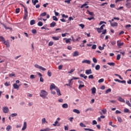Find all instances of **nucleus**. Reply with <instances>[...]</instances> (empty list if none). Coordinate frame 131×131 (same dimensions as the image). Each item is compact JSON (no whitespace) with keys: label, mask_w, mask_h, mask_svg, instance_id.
<instances>
[{"label":"nucleus","mask_w":131,"mask_h":131,"mask_svg":"<svg viewBox=\"0 0 131 131\" xmlns=\"http://www.w3.org/2000/svg\"><path fill=\"white\" fill-rule=\"evenodd\" d=\"M84 130L95 131V130H94V129H93L88 128H84Z\"/></svg>","instance_id":"ea45409f"},{"label":"nucleus","mask_w":131,"mask_h":131,"mask_svg":"<svg viewBox=\"0 0 131 131\" xmlns=\"http://www.w3.org/2000/svg\"><path fill=\"white\" fill-rule=\"evenodd\" d=\"M64 39H66V43H69V42H71V38H68V39H67L66 38L63 39V40H64Z\"/></svg>","instance_id":"412c9836"},{"label":"nucleus","mask_w":131,"mask_h":131,"mask_svg":"<svg viewBox=\"0 0 131 131\" xmlns=\"http://www.w3.org/2000/svg\"><path fill=\"white\" fill-rule=\"evenodd\" d=\"M92 50H96L97 49V45H94L92 47Z\"/></svg>","instance_id":"de8ad7c7"},{"label":"nucleus","mask_w":131,"mask_h":131,"mask_svg":"<svg viewBox=\"0 0 131 131\" xmlns=\"http://www.w3.org/2000/svg\"><path fill=\"white\" fill-rule=\"evenodd\" d=\"M88 78L89 79H94V75H89L88 77Z\"/></svg>","instance_id":"a19ab883"},{"label":"nucleus","mask_w":131,"mask_h":131,"mask_svg":"<svg viewBox=\"0 0 131 131\" xmlns=\"http://www.w3.org/2000/svg\"><path fill=\"white\" fill-rule=\"evenodd\" d=\"M10 85H11V83H10V82H6V83H5V86H9Z\"/></svg>","instance_id":"f704fd0d"},{"label":"nucleus","mask_w":131,"mask_h":131,"mask_svg":"<svg viewBox=\"0 0 131 131\" xmlns=\"http://www.w3.org/2000/svg\"><path fill=\"white\" fill-rule=\"evenodd\" d=\"M30 24L31 26L34 25V24H35V20H34V19L31 20L30 21Z\"/></svg>","instance_id":"b1692460"},{"label":"nucleus","mask_w":131,"mask_h":131,"mask_svg":"<svg viewBox=\"0 0 131 131\" xmlns=\"http://www.w3.org/2000/svg\"><path fill=\"white\" fill-rule=\"evenodd\" d=\"M11 128H12V127H11L10 125H8L6 127V130L7 131H10V129H11Z\"/></svg>","instance_id":"e433bc0d"},{"label":"nucleus","mask_w":131,"mask_h":131,"mask_svg":"<svg viewBox=\"0 0 131 131\" xmlns=\"http://www.w3.org/2000/svg\"><path fill=\"white\" fill-rule=\"evenodd\" d=\"M13 88L15 90H19V88H20V85H18L16 83L13 84Z\"/></svg>","instance_id":"4468645a"},{"label":"nucleus","mask_w":131,"mask_h":131,"mask_svg":"<svg viewBox=\"0 0 131 131\" xmlns=\"http://www.w3.org/2000/svg\"><path fill=\"white\" fill-rule=\"evenodd\" d=\"M52 18L54 21H58V18H57L56 16H53Z\"/></svg>","instance_id":"3c124183"},{"label":"nucleus","mask_w":131,"mask_h":131,"mask_svg":"<svg viewBox=\"0 0 131 131\" xmlns=\"http://www.w3.org/2000/svg\"><path fill=\"white\" fill-rule=\"evenodd\" d=\"M32 3L34 6H35L36 4L38 3V0H32Z\"/></svg>","instance_id":"a211bd4d"},{"label":"nucleus","mask_w":131,"mask_h":131,"mask_svg":"<svg viewBox=\"0 0 131 131\" xmlns=\"http://www.w3.org/2000/svg\"><path fill=\"white\" fill-rule=\"evenodd\" d=\"M58 123H59V122H58V121L56 120L55 121L54 124H53V125L54 126H60V124H58Z\"/></svg>","instance_id":"aec40b11"},{"label":"nucleus","mask_w":131,"mask_h":131,"mask_svg":"<svg viewBox=\"0 0 131 131\" xmlns=\"http://www.w3.org/2000/svg\"><path fill=\"white\" fill-rule=\"evenodd\" d=\"M73 111L74 112V113H77V114H80V111L77 109H74Z\"/></svg>","instance_id":"6ab92c4d"},{"label":"nucleus","mask_w":131,"mask_h":131,"mask_svg":"<svg viewBox=\"0 0 131 131\" xmlns=\"http://www.w3.org/2000/svg\"><path fill=\"white\" fill-rule=\"evenodd\" d=\"M87 12H88V13H89V15H90L91 16L94 15V12H90V10H87Z\"/></svg>","instance_id":"7c9ffc66"},{"label":"nucleus","mask_w":131,"mask_h":131,"mask_svg":"<svg viewBox=\"0 0 131 131\" xmlns=\"http://www.w3.org/2000/svg\"><path fill=\"white\" fill-rule=\"evenodd\" d=\"M120 113H121V112L119 110L116 111V114H120Z\"/></svg>","instance_id":"338daca9"},{"label":"nucleus","mask_w":131,"mask_h":131,"mask_svg":"<svg viewBox=\"0 0 131 131\" xmlns=\"http://www.w3.org/2000/svg\"><path fill=\"white\" fill-rule=\"evenodd\" d=\"M35 67L36 68H38V69H40L41 66L38 64H35Z\"/></svg>","instance_id":"bf43d9fd"},{"label":"nucleus","mask_w":131,"mask_h":131,"mask_svg":"<svg viewBox=\"0 0 131 131\" xmlns=\"http://www.w3.org/2000/svg\"><path fill=\"white\" fill-rule=\"evenodd\" d=\"M111 92V89H108L106 91L105 93L108 94V93Z\"/></svg>","instance_id":"603ef678"},{"label":"nucleus","mask_w":131,"mask_h":131,"mask_svg":"<svg viewBox=\"0 0 131 131\" xmlns=\"http://www.w3.org/2000/svg\"><path fill=\"white\" fill-rule=\"evenodd\" d=\"M111 26H112V27H117L118 24L117 23H112Z\"/></svg>","instance_id":"9b49d317"},{"label":"nucleus","mask_w":131,"mask_h":131,"mask_svg":"<svg viewBox=\"0 0 131 131\" xmlns=\"http://www.w3.org/2000/svg\"><path fill=\"white\" fill-rule=\"evenodd\" d=\"M80 126H81V127H86V126L83 123H80Z\"/></svg>","instance_id":"58836bf2"},{"label":"nucleus","mask_w":131,"mask_h":131,"mask_svg":"<svg viewBox=\"0 0 131 131\" xmlns=\"http://www.w3.org/2000/svg\"><path fill=\"white\" fill-rule=\"evenodd\" d=\"M10 110H9V107L8 106H4L3 107V112L4 113H9Z\"/></svg>","instance_id":"20e7f679"},{"label":"nucleus","mask_w":131,"mask_h":131,"mask_svg":"<svg viewBox=\"0 0 131 131\" xmlns=\"http://www.w3.org/2000/svg\"><path fill=\"white\" fill-rule=\"evenodd\" d=\"M117 119H118V121L119 122H120V123H121V122H122V119H121V117H117Z\"/></svg>","instance_id":"cd10ccee"},{"label":"nucleus","mask_w":131,"mask_h":131,"mask_svg":"<svg viewBox=\"0 0 131 131\" xmlns=\"http://www.w3.org/2000/svg\"><path fill=\"white\" fill-rule=\"evenodd\" d=\"M93 61L94 63H97L98 62V60H97V58L93 57Z\"/></svg>","instance_id":"49530a36"},{"label":"nucleus","mask_w":131,"mask_h":131,"mask_svg":"<svg viewBox=\"0 0 131 131\" xmlns=\"http://www.w3.org/2000/svg\"><path fill=\"white\" fill-rule=\"evenodd\" d=\"M88 5V4L86 3H85V4L82 5L80 7L81 9H83V8H85V7Z\"/></svg>","instance_id":"c756f323"},{"label":"nucleus","mask_w":131,"mask_h":131,"mask_svg":"<svg viewBox=\"0 0 131 131\" xmlns=\"http://www.w3.org/2000/svg\"><path fill=\"white\" fill-rule=\"evenodd\" d=\"M98 82H99V83L104 82V79L103 78H101V79H99L98 80Z\"/></svg>","instance_id":"4d7b16f0"},{"label":"nucleus","mask_w":131,"mask_h":131,"mask_svg":"<svg viewBox=\"0 0 131 131\" xmlns=\"http://www.w3.org/2000/svg\"><path fill=\"white\" fill-rule=\"evenodd\" d=\"M0 40H2L3 42H4L6 40L5 39V38L3 36H0Z\"/></svg>","instance_id":"79ce46f5"},{"label":"nucleus","mask_w":131,"mask_h":131,"mask_svg":"<svg viewBox=\"0 0 131 131\" xmlns=\"http://www.w3.org/2000/svg\"><path fill=\"white\" fill-rule=\"evenodd\" d=\"M107 64L110 65V66H115V63L114 62H108Z\"/></svg>","instance_id":"c85d7f7f"},{"label":"nucleus","mask_w":131,"mask_h":131,"mask_svg":"<svg viewBox=\"0 0 131 131\" xmlns=\"http://www.w3.org/2000/svg\"><path fill=\"white\" fill-rule=\"evenodd\" d=\"M73 57H77L78 56H79V53L78 51H75L73 55Z\"/></svg>","instance_id":"2eb2a0df"},{"label":"nucleus","mask_w":131,"mask_h":131,"mask_svg":"<svg viewBox=\"0 0 131 131\" xmlns=\"http://www.w3.org/2000/svg\"><path fill=\"white\" fill-rule=\"evenodd\" d=\"M79 26H80V27H81L82 29H83L84 28V25L82 24L79 25Z\"/></svg>","instance_id":"680f3d73"},{"label":"nucleus","mask_w":131,"mask_h":131,"mask_svg":"<svg viewBox=\"0 0 131 131\" xmlns=\"http://www.w3.org/2000/svg\"><path fill=\"white\" fill-rule=\"evenodd\" d=\"M40 97L42 98V99H46L47 96H48V92L46 91L45 90H42L40 92Z\"/></svg>","instance_id":"f257e3e1"},{"label":"nucleus","mask_w":131,"mask_h":131,"mask_svg":"<svg viewBox=\"0 0 131 131\" xmlns=\"http://www.w3.org/2000/svg\"><path fill=\"white\" fill-rule=\"evenodd\" d=\"M125 5H126V8H128V9L131 8V4H130V3L127 2V3Z\"/></svg>","instance_id":"4be33fe9"},{"label":"nucleus","mask_w":131,"mask_h":131,"mask_svg":"<svg viewBox=\"0 0 131 131\" xmlns=\"http://www.w3.org/2000/svg\"><path fill=\"white\" fill-rule=\"evenodd\" d=\"M56 25V23L55 21H53L51 24H50V27L53 28L55 27Z\"/></svg>","instance_id":"393cba45"},{"label":"nucleus","mask_w":131,"mask_h":131,"mask_svg":"<svg viewBox=\"0 0 131 131\" xmlns=\"http://www.w3.org/2000/svg\"><path fill=\"white\" fill-rule=\"evenodd\" d=\"M30 78L31 79H34V78H35V76L34 75H31Z\"/></svg>","instance_id":"5fc2aeb1"},{"label":"nucleus","mask_w":131,"mask_h":131,"mask_svg":"<svg viewBox=\"0 0 131 131\" xmlns=\"http://www.w3.org/2000/svg\"><path fill=\"white\" fill-rule=\"evenodd\" d=\"M91 91H92V94H95L96 93V88L95 87H93L92 89H91Z\"/></svg>","instance_id":"a878e982"},{"label":"nucleus","mask_w":131,"mask_h":131,"mask_svg":"<svg viewBox=\"0 0 131 131\" xmlns=\"http://www.w3.org/2000/svg\"><path fill=\"white\" fill-rule=\"evenodd\" d=\"M54 45V42L53 41H50L49 42L48 46L49 47H52Z\"/></svg>","instance_id":"37998d69"},{"label":"nucleus","mask_w":131,"mask_h":131,"mask_svg":"<svg viewBox=\"0 0 131 131\" xmlns=\"http://www.w3.org/2000/svg\"><path fill=\"white\" fill-rule=\"evenodd\" d=\"M37 25L38 26L41 27V26H42V25H43V24L41 21H39L37 24Z\"/></svg>","instance_id":"c9c22d12"},{"label":"nucleus","mask_w":131,"mask_h":131,"mask_svg":"<svg viewBox=\"0 0 131 131\" xmlns=\"http://www.w3.org/2000/svg\"><path fill=\"white\" fill-rule=\"evenodd\" d=\"M114 80L115 81H117V82H119L120 83H121L122 81L118 79H115Z\"/></svg>","instance_id":"09e8293b"},{"label":"nucleus","mask_w":131,"mask_h":131,"mask_svg":"<svg viewBox=\"0 0 131 131\" xmlns=\"http://www.w3.org/2000/svg\"><path fill=\"white\" fill-rule=\"evenodd\" d=\"M48 75L50 77H51V76H52V73H51V72L50 71H48Z\"/></svg>","instance_id":"13d9d810"},{"label":"nucleus","mask_w":131,"mask_h":131,"mask_svg":"<svg viewBox=\"0 0 131 131\" xmlns=\"http://www.w3.org/2000/svg\"><path fill=\"white\" fill-rule=\"evenodd\" d=\"M118 100L119 102H121V103L125 102V100H124V99L122 98V97H119V98L118 99Z\"/></svg>","instance_id":"f8f14e48"},{"label":"nucleus","mask_w":131,"mask_h":131,"mask_svg":"<svg viewBox=\"0 0 131 131\" xmlns=\"http://www.w3.org/2000/svg\"><path fill=\"white\" fill-rule=\"evenodd\" d=\"M26 127H27V123L26 122H24L21 130H25V129H26Z\"/></svg>","instance_id":"9d476101"},{"label":"nucleus","mask_w":131,"mask_h":131,"mask_svg":"<svg viewBox=\"0 0 131 131\" xmlns=\"http://www.w3.org/2000/svg\"><path fill=\"white\" fill-rule=\"evenodd\" d=\"M55 91H56L58 96H62V94H61V92H60V89H59V88H56V90H55Z\"/></svg>","instance_id":"ddd939ff"},{"label":"nucleus","mask_w":131,"mask_h":131,"mask_svg":"<svg viewBox=\"0 0 131 131\" xmlns=\"http://www.w3.org/2000/svg\"><path fill=\"white\" fill-rule=\"evenodd\" d=\"M40 69L41 70H42V71H46V70H47V69L46 68H45L41 66L40 67Z\"/></svg>","instance_id":"6e6d98bb"},{"label":"nucleus","mask_w":131,"mask_h":131,"mask_svg":"<svg viewBox=\"0 0 131 131\" xmlns=\"http://www.w3.org/2000/svg\"><path fill=\"white\" fill-rule=\"evenodd\" d=\"M37 31L36 29H33L32 30V33L33 34H36Z\"/></svg>","instance_id":"c03bdc74"},{"label":"nucleus","mask_w":131,"mask_h":131,"mask_svg":"<svg viewBox=\"0 0 131 131\" xmlns=\"http://www.w3.org/2000/svg\"><path fill=\"white\" fill-rule=\"evenodd\" d=\"M13 76H15V73H12L9 74L10 77H13Z\"/></svg>","instance_id":"052dcab7"},{"label":"nucleus","mask_w":131,"mask_h":131,"mask_svg":"<svg viewBox=\"0 0 131 131\" xmlns=\"http://www.w3.org/2000/svg\"><path fill=\"white\" fill-rule=\"evenodd\" d=\"M100 65L99 64L96 65L95 67V69L96 70H100Z\"/></svg>","instance_id":"2f4dec72"},{"label":"nucleus","mask_w":131,"mask_h":131,"mask_svg":"<svg viewBox=\"0 0 131 131\" xmlns=\"http://www.w3.org/2000/svg\"><path fill=\"white\" fill-rule=\"evenodd\" d=\"M17 113H14V114H12L11 115V117H15L17 116Z\"/></svg>","instance_id":"864d4df0"},{"label":"nucleus","mask_w":131,"mask_h":131,"mask_svg":"<svg viewBox=\"0 0 131 131\" xmlns=\"http://www.w3.org/2000/svg\"><path fill=\"white\" fill-rule=\"evenodd\" d=\"M120 58H121V55L118 54L117 56V60H120Z\"/></svg>","instance_id":"4c0bfd02"},{"label":"nucleus","mask_w":131,"mask_h":131,"mask_svg":"<svg viewBox=\"0 0 131 131\" xmlns=\"http://www.w3.org/2000/svg\"><path fill=\"white\" fill-rule=\"evenodd\" d=\"M62 18H68V15H66L65 14H62Z\"/></svg>","instance_id":"e2e57ef3"},{"label":"nucleus","mask_w":131,"mask_h":131,"mask_svg":"<svg viewBox=\"0 0 131 131\" xmlns=\"http://www.w3.org/2000/svg\"><path fill=\"white\" fill-rule=\"evenodd\" d=\"M97 121L96 120H93V122H92V124L93 125H94V124H97Z\"/></svg>","instance_id":"0e129e2a"},{"label":"nucleus","mask_w":131,"mask_h":131,"mask_svg":"<svg viewBox=\"0 0 131 131\" xmlns=\"http://www.w3.org/2000/svg\"><path fill=\"white\" fill-rule=\"evenodd\" d=\"M126 103L127 105H128V106H129V107H131V104L129 102V101L126 100Z\"/></svg>","instance_id":"a18cd8bd"},{"label":"nucleus","mask_w":131,"mask_h":131,"mask_svg":"<svg viewBox=\"0 0 131 131\" xmlns=\"http://www.w3.org/2000/svg\"><path fill=\"white\" fill-rule=\"evenodd\" d=\"M67 34H68V33H64V34H61V36H62V37H65V36H66V35H67Z\"/></svg>","instance_id":"69168bd1"},{"label":"nucleus","mask_w":131,"mask_h":131,"mask_svg":"<svg viewBox=\"0 0 131 131\" xmlns=\"http://www.w3.org/2000/svg\"><path fill=\"white\" fill-rule=\"evenodd\" d=\"M85 74L87 75H90V74H92L93 72H92V69L86 70L85 72Z\"/></svg>","instance_id":"6e6552de"},{"label":"nucleus","mask_w":131,"mask_h":131,"mask_svg":"<svg viewBox=\"0 0 131 131\" xmlns=\"http://www.w3.org/2000/svg\"><path fill=\"white\" fill-rule=\"evenodd\" d=\"M1 24H2V25H3V26L4 27V28L6 30H8V29H10V31H12L13 30V29L12 28L7 27V26H6V25H5V24H4L3 23H1Z\"/></svg>","instance_id":"39448f33"},{"label":"nucleus","mask_w":131,"mask_h":131,"mask_svg":"<svg viewBox=\"0 0 131 131\" xmlns=\"http://www.w3.org/2000/svg\"><path fill=\"white\" fill-rule=\"evenodd\" d=\"M45 16H47V13L46 12H43V13H41L40 15V17H45Z\"/></svg>","instance_id":"72a5a7b5"},{"label":"nucleus","mask_w":131,"mask_h":131,"mask_svg":"<svg viewBox=\"0 0 131 131\" xmlns=\"http://www.w3.org/2000/svg\"><path fill=\"white\" fill-rule=\"evenodd\" d=\"M15 12L16 14H18V13H20V8L16 9Z\"/></svg>","instance_id":"8fccbe9b"},{"label":"nucleus","mask_w":131,"mask_h":131,"mask_svg":"<svg viewBox=\"0 0 131 131\" xmlns=\"http://www.w3.org/2000/svg\"><path fill=\"white\" fill-rule=\"evenodd\" d=\"M117 46H118V48H119L120 49L121 48V47H122V46H123L124 45V43L120 42V41H119V40L117 41Z\"/></svg>","instance_id":"423d86ee"},{"label":"nucleus","mask_w":131,"mask_h":131,"mask_svg":"<svg viewBox=\"0 0 131 131\" xmlns=\"http://www.w3.org/2000/svg\"><path fill=\"white\" fill-rule=\"evenodd\" d=\"M124 113H130L129 110H128V108H125L124 109Z\"/></svg>","instance_id":"5701e85b"},{"label":"nucleus","mask_w":131,"mask_h":131,"mask_svg":"<svg viewBox=\"0 0 131 131\" xmlns=\"http://www.w3.org/2000/svg\"><path fill=\"white\" fill-rule=\"evenodd\" d=\"M82 63H86V64H91V60H83L82 61Z\"/></svg>","instance_id":"dca6fc26"},{"label":"nucleus","mask_w":131,"mask_h":131,"mask_svg":"<svg viewBox=\"0 0 131 131\" xmlns=\"http://www.w3.org/2000/svg\"><path fill=\"white\" fill-rule=\"evenodd\" d=\"M70 2H71V0H66L64 1V3H68V4H70Z\"/></svg>","instance_id":"774afa93"},{"label":"nucleus","mask_w":131,"mask_h":131,"mask_svg":"<svg viewBox=\"0 0 131 131\" xmlns=\"http://www.w3.org/2000/svg\"><path fill=\"white\" fill-rule=\"evenodd\" d=\"M3 42L6 46L7 48H10V42H9V40H5Z\"/></svg>","instance_id":"1a4fd4ad"},{"label":"nucleus","mask_w":131,"mask_h":131,"mask_svg":"<svg viewBox=\"0 0 131 131\" xmlns=\"http://www.w3.org/2000/svg\"><path fill=\"white\" fill-rule=\"evenodd\" d=\"M82 88H84V84H80L78 86L79 90H81Z\"/></svg>","instance_id":"473e14b6"},{"label":"nucleus","mask_w":131,"mask_h":131,"mask_svg":"<svg viewBox=\"0 0 131 131\" xmlns=\"http://www.w3.org/2000/svg\"><path fill=\"white\" fill-rule=\"evenodd\" d=\"M62 108H68V104L64 103L62 105Z\"/></svg>","instance_id":"bb28decb"},{"label":"nucleus","mask_w":131,"mask_h":131,"mask_svg":"<svg viewBox=\"0 0 131 131\" xmlns=\"http://www.w3.org/2000/svg\"><path fill=\"white\" fill-rule=\"evenodd\" d=\"M57 88H58V87L56 86V85L54 83H52L50 85L51 91H52V90H56Z\"/></svg>","instance_id":"0eeeda50"},{"label":"nucleus","mask_w":131,"mask_h":131,"mask_svg":"<svg viewBox=\"0 0 131 131\" xmlns=\"http://www.w3.org/2000/svg\"><path fill=\"white\" fill-rule=\"evenodd\" d=\"M28 17V11L27 10L26 8H25L24 19H25V20H26Z\"/></svg>","instance_id":"7ed1b4c3"},{"label":"nucleus","mask_w":131,"mask_h":131,"mask_svg":"<svg viewBox=\"0 0 131 131\" xmlns=\"http://www.w3.org/2000/svg\"><path fill=\"white\" fill-rule=\"evenodd\" d=\"M105 24L102 25L100 28H97L96 30L98 33H101L102 32V30L104 29V27H105Z\"/></svg>","instance_id":"f03ea898"},{"label":"nucleus","mask_w":131,"mask_h":131,"mask_svg":"<svg viewBox=\"0 0 131 131\" xmlns=\"http://www.w3.org/2000/svg\"><path fill=\"white\" fill-rule=\"evenodd\" d=\"M52 39H53L54 40H59V39H60V36H53Z\"/></svg>","instance_id":"f3484780"}]
</instances>
